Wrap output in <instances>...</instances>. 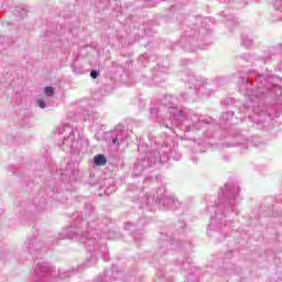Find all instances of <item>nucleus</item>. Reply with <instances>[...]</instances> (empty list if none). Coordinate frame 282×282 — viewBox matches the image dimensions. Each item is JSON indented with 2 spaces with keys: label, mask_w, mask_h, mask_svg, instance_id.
Segmentation results:
<instances>
[{
  "label": "nucleus",
  "mask_w": 282,
  "mask_h": 282,
  "mask_svg": "<svg viewBox=\"0 0 282 282\" xmlns=\"http://www.w3.org/2000/svg\"><path fill=\"white\" fill-rule=\"evenodd\" d=\"M94 162L96 166H105V164H107V158H105L104 154H97L94 158Z\"/></svg>",
  "instance_id": "nucleus-1"
},
{
  "label": "nucleus",
  "mask_w": 282,
  "mask_h": 282,
  "mask_svg": "<svg viewBox=\"0 0 282 282\" xmlns=\"http://www.w3.org/2000/svg\"><path fill=\"white\" fill-rule=\"evenodd\" d=\"M44 94H45L46 96H48V97L54 96V88H52V87H45Z\"/></svg>",
  "instance_id": "nucleus-2"
},
{
  "label": "nucleus",
  "mask_w": 282,
  "mask_h": 282,
  "mask_svg": "<svg viewBox=\"0 0 282 282\" xmlns=\"http://www.w3.org/2000/svg\"><path fill=\"white\" fill-rule=\"evenodd\" d=\"M37 105L41 107V109H45V101H43V99H39Z\"/></svg>",
  "instance_id": "nucleus-3"
},
{
  "label": "nucleus",
  "mask_w": 282,
  "mask_h": 282,
  "mask_svg": "<svg viewBox=\"0 0 282 282\" xmlns=\"http://www.w3.org/2000/svg\"><path fill=\"white\" fill-rule=\"evenodd\" d=\"M90 77H91V78H98V72L91 70V72H90Z\"/></svg>",
  "instance_id": "nucleus-4"
}]
</instances>
